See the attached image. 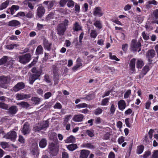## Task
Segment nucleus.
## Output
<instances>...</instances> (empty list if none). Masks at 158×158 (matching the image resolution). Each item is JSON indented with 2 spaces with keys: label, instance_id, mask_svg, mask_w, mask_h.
<instances>
[{
  "label": "nucleus",
  "instance_id": "nucleus-1",
  "mask_svg": "<svg viewBox=\"0 0 158 158\" xmlns=\"http://www.w3.org/2000/svg\"><path fill=\"white\" fill-rule=\"evenodd\" d=\"M51 139L55 141V143L52 142L49 143L48 149L51 154L53 156H56L57 154L59 151V143L57 139V135L56 133H53L50 136Z\"/></svg>",
  "mask_w": 158,
  "mask_h": 158
},
{
  "label": "nucleus",
  "instance_id": "nucleus-2",
  "mask_svg": "<svg viewBox=\"0 0 158 158\" xmlns=\"http://www.w3.org/2000/svg\"><path fill=\"white\" fill-rule=\"evenodd\" d=\"M31 71L34 74L30 77L29 82L30 84H32L36 80L39 78L42 73V70H37L34 67L31 69Z\"/></svg>",
  "mask_w": 158,
  "mask_h": 158
},
{
  "label": "nucleus",
  "instance_id": "nucleus-3",
  "mask_svg": "<svg viewBox=\"0 0 158 158\" xmlns=\"http://www.w3.org/2000/svg\"><path fill=\"white\" fill-rule=\"evenodd\" d=\"M141 43L139 41L133 40L131 42V50L133 51L139 52L141 50Z\"/></svg>",
  "mask_w": 158,
  "mask_h": 158
},
{
  "label": "nucleus",
  "instance_id": "nucleus-4",
  "mask_svg": "<svg viewBox=\"0 0 158 158\" xmlns=\"http://www.w3.org/2000/svg\"><path fill=\"white\" fill-rule=\"evenodd\" d=\"M31 55L30 53H27L24 55L19 57V62L23 64H26L31 60Z\"/></svg>",
  "mask_w": 158,
  "mask_h": 158
},
{
  "label": "nucleus",
  "instance_id": "nucleus-5",
  "mask_svg": "<svg viewBox=\"0 0 158 158\" xmlns=\"http://www.w3.org/2000/svg\"><path fill=\"white\" fill-rule=\"evenodd\" d=\"M48 126V122L46 121L44 123H38L34 127V130L35 131H39Z\"/></svg>",
  "mask_w": 158,
  "mask_h": 158
},
{
  "label": "nucleus",
  "instance_id": "nucleus-6",
  "mask_svg": "<svg viewBox=\"0 0 158 158\" xmlns=\"http://www.w3.org/2000/svg\"><path fill=\"white\" fill-rule=\"evenodd\" d=\"M10 78L9 77L1 76L0 77V87L6 89L7 87V84L8 83Z\"/></svg>",
  "mask_w": 158,
  "mask_h": 158
},
{
  "label": "nucleus",
  "instance_id": "nucleus-7",
  "mask_svg": "<svg viewBox=\"0 0 158 158\" xmlns=\"http://www.w3.org/2000/svg\"><path fill=\"white\" fill-rule=\"evenodd\" d=\"M73 30L74 32L82 31V27L80 23L75 22L73 24Z\"/></svg>",
  "mask_w": 158,
  "mask_h": 158
},
{
  "label": "nucleus",
  "instance_id": "nucleus-8",
  "mask_svg": "<svg viewBox=\"0 0 158 158\" xmlns=\"http://www.w3.org/2000/svg\"><path fill=\"white\" fill-rule=\"evenodd\" d=\"M38 148V145L36 143L32 144L31 149V153L34 155H36V156H38L39 152L37 149Z\"/></svg>",
  "mask_w": 158,
  "mask_h": 158
},
{
  "label": "nucleus",
  "instance_id": "nucleus-9",
  "mask_svg": "<svg viewBox=\"0 0 158 158\" xmlns=\"http://www.w3.org/2000/svg\"><path fill=\"white\" fill-rule=\"evenodd\" d=\"M93 14L94 15L100 17L103 15V13L100 7L95 8L93 11Z\"/></svg>",
  "mask_w": 158,
  "mask_h": 158
},
{
  "label": "nucleus",
  "instance_id": "nucleus-10",
  "mask_svg": "<svg viewBox=\"0 0 158 158\" xmlns=\"http://www.w3.org/2000/svg\"><path fill=\"white\" fill-rule=\"evenodd\" d=\"M66 29V27H64L62 23H60L58 26L57 29V33L59 35H63L64 32L65 31Z\"/></svg>",
  "mask_w": 158,
  "mask_h": 158
},
{
  "label": "nucleus",
  "instance_id": "nucleus-11",
  "mask_svg": "<svg viewBox=\"0 0 158 158\" xmlns=\"http://www.w3.org/2000/svg\"><path fill=\"white\" fill-rule=\"evenodd\" d=\"M30 97L31 96L30 94H16V99L18 100L27 99Z\"/></svg>",
  "mask_w": 158,
  "mask_h": 158
},
{
  "label": "nucleus",
  "instance_id": "nucleus-12",
  "mask_svg": "<svg viewBox=\"0 0 158 158\" xmlns=\"http://www.w3.org/2000/svg\"><path fill=\"white\" fill-rule=\"evenodd\" d=\"M76 62V64L72 68V69L74 71H75L77 70L82 65V60L79 58H77V60Z\"/></svg>",
  "mask_w": 158,
  "mask_h": 158
},
{
  "label": "nucleus",
  "instance_id": "nucleus-13",
  "mask_svg": "<svg viewBox=\"0 0 158 158\" xmlns=\"http://www.w3.org/2000/svg\"><path fill=\"white\" fill-rule=\"evenodd\" d=\"M30 129L29 125L27 123H25L23 125V128L21 130V132L24 135L29 134L30 132Z\"/></svg>",
  "mask_w": 158,
  "mask_h": 158
},
{
  "label": "nucleus",
  "instance_id": "nucleus-14",
  "mask_svg": "<svg viewBox=\"0 0 158 158\" xmlns=\"http://www.w3.org/2000/svg\"><path fill=\"white\" fill-rule=\"evenodd\" d=\"M45 12V10L42 6H39L37 10V15L40 18L44 15Z\"/></svg>",
  "mask_w": 158,
  "mask_h": 158
},
{
  "label": "nucleus",
  "instance_id": "nucleus-15",
  "mask_svg": "<svg viewBox=\"0 0 158 158\" xmlns=\"http://www.w3.org/2000/svg\"><path fill=\"white\" fill-rule=\"evenodd\" d=\"M84 118V116L82 114H79L74 115L73 120L75 122H78L82 121Z\"/></svg>",
  "mask_w": 158,
  "mask_h": 158
},
{
  "label": "nucleus",
  "instance_id": "nucleus-16",
  "mask_svg": "<svg viewBox=\"0 0 158 158\" xmlns=\"http://www.w3.org/2000/svg\"><path fill=\"white\" fill-rule=\"evenodd\" d=\"M25 85L22 82H19L15 85L13 88V89L15 92L18 91L24 88Z\"/></svg>",
  "mask_w": 158,
  "mask_h": 158
},
{
  "label": "nucleus",
  "instance_id": "nucleus-17",
  "mask_svg": "<svg viewBox=\"0 0 158 158\" xmlns=\"http://www.w3.org/2000/svg\"><path fill=\"white\" fill-rule=\"evenodd\" d=\"M118 109L122 111L125 108L126 106L125 102L123 100H120L118 102Z\"/></svg>",
  "mask_w": 158,
  "mask_h": 158
},
{
  "label": "nucleus",
  "instance_id": "nucleus-18",
  "mask_svg": "<svg viewBox=\"0 0 158 158\" xmlns=\"http://www.w3.org/2000/svg\"><path fill=\"white\" fill-rule=\"evenodd\" d=\"M43 44L44 48L45 49L49 51L51 49L52 43L49 42L46 40H45L44 41Z\"/></svg>",
  "mask_w": 158,
  "mask_h": 158
},
{
  "label": "nucleus",
  "instance_id": "nucleus-19",
  "mask_svg": "<svg viewBox=\"0 0 158 158\" xmlns=\"http://www.w3.org/2000/svg\"><path fill=\"white\" fill-rule=\"evenodd\" d=\"M89 153V151L88 150H82L81 151L80 158H87Z\"/></svg>",
  "mask_w": 158,
  "mask_h": 158
},
{
  "label": "nucleus",
  "instance_id": "nucleus-20",
  "mask_svg": "<svg viewBox=\"0 0 158 158\" xmlns=\"http://www.w3.org/2000/svg\"><path fill=\"white\" fill-rule=\"evenodd\" d=\"M136 59L135 58L132 59L130 61L129 66L130 69L133 73L135 71V65Z\"/></svg>",
  "mask_w": 158,
  "mask_h": 158
},
{
  "label": "nucleus",
  "instance_id": "nucleus-21",
  "mask_svg": "<svg viewBox=\"0 0 158 158\" xmlns=\"http://www.w3.org/2000/svg\"><path fill=\"white\" fill-rule=\"evenodd\" d=\"M155 54V52L154 50H151L148 52L147 56L148 58V60L149 62H151V60L149 59L153 58Z\"/></svg>",
  "mask_w": 158,
  "mask_h": 158
},
{
  "label": "nucleus",
  "instance_id": "nucleus-22",
  "mask_svg": "<svg viewBox=\"0 0 158 158\" xmlns=\"http://www.w3.org/2000/svg\"><path fill=\"white\" fill-rule=\"evenodd\" d=\"M149 67L148 66H145L142 69V72L139 75V77L140 78L143 77V76L149 71Z\"/></svg>",
  "mask_w": 158,
  "mask_h": 158
},
{
  "label": "nucleus",
  "instance_id": "nucleus-23",
  "mask_svg": "<svg viewBox=\"0 0 158 158\" xmlns=\"http://www.w3.org/2000/svg\"><path fill=\"white\" fill-rule=\"evenodd\" d=\"M35 1V0H25L24 2V3L26 5H27L29 8L32 10L34 9V6L31 2Z\"/></svg>",
  "mask_w": 158,
  "mask_h": 158
},
{
  "label": "nucleus",
  "instance_id": "nucleus-24",
  "mask_svg": "<svg viewBox=\"0 0 158 158\" xmlns=\"http://www.w3.org/2000/svg\"><path fill=\"white\" fill-rule=\"evenodd\" d=\"M64 141L66 143H74L75 141V138L74 136L70 135L69 137H67Z\"/></svg>",
  "mask_w": 158,
  "mask_h": 158
},
{
  "label": "nucleus",
  "instance_id": "nucleus-25",
  "mask_svg": "<svg viewBox=\"0 0 158 158\" xmlns=\"http://www.w3.org/2000/svg\"><path fill=\"white\" fill-rule=\"evenodd\" d=\"M43 49L41 45L38 46L36 50L35 54L37 55H39L43 54Z\"/></svg>",
  "mask_w": 158,
  "mask_h": 158
},
{
  "label": "nucleus",
  "instance_id": "nucleus-26",
  "mask_svg": "<svg viewBox=\"0 0 158 158\" xmlns=\"http://www.w3.org/2000/svg\"><path fill=\"white\" fill-rule=\"evenodd\" d=\"M47 144V140L45 139H42L39 142V146L42 148H45Z\"/></svg>",
  "mask_w": 158,
  "mask_h": 158
},
{
  "label": "nucleus",
  "instance_id": "nucleus-27",
  "mask_svg": "<svg viewBox=\"0 0 158 158\" xmlns=\"http://www.w3.org/2000/svg\"><path fill=\"white\" fill-rule=\"evenodd\" d=\"M144 65L143 61L140 59H138L136 62V67L138 69H141Z\"/></svg>",
  "mask_w": 158,
  "mask_h": 158
},
{
  "label": "nucleus",
  "instance_id": "nucleus-28",
  "mask_svg": "<svg viewBox=\"0 0 158 158\" xmlns=\"http://www.w3.org/2000/svg\"><path fill=\"white\" fill-rule=\"evenodd\" d=\"M94 25L98 29H100L102 27V22L100 20H96L94 23Z\"/></svg>",
  "mask_w": 158,
  "mask_h": 158
},
{
  "label": "nucleus",
  "instance_id": "nucleus-29",
  "mask_svg": "<svg viewBox=\"0 0 158 158\" xmlns=\"http://www.w3.org/2000/svg\"><path fill=\"white\" fill-rule=\"evenodd\" d=\"M68 149L71 151H73L77 148V146L76 144L72 143L67 146Z\"/></svg>",
  "mask_w": 158,
  "mask_h": 158
},
{
  "label": "nucleus",
  "instance_id": "nucleus-30",
  "mask_svg": "<svg viewBox=\"0 0 158 158\" xmlns=\"http://www.w3.org/2000/svg\"><path fill=\"white\" fill-rule=\"evenodd\" d=\"M94 94H89V95L84 98H80L82 99H84L86 100H90L93 99L95 98Z\"/></svg>",
  "mask_w": 158,
  "mask_h": 158
},
{
  "label": "nucleus",
  "instance_id": "nucleus-31",
  "mask_svg": "<svg viewBox=\"0 0 158 158\" xmlns=\"http://www.w3.org/2000/svg\"><path fill=\"white\" fill-rule=\"evenodd\" d=\"M56 1L54 0L49 1L48 6V10H50L52 9L53 6L56 4Z\"/></svg>",
  "mask_w": 158,
  "mask_h": 158
},
{
  "label": "nucleus",
  "instance_id": "nucleus-32",
  "mask_svg": "<svg viewBox=\"0 0 158 158\" xmlns=\"http://www.w3.org/2000/svg\"><path fill=\"white\" fill-rule=\"evenodd\" d=\"M17 137V134L14 131H12L10 132V140L14 141Z\"/></svg>",
  "mask_w": 158,
  "mask_h": 158
},
{
  "label": "nucleus",
  "instance_id": "nucleus-33",
  "mask_svg": "<svg viewBox=\"0 0 158 158\" xmlns=\"http://www.w3.org/2000/svg\"><path fill=\"white\" fill-rule=\"evenodd\" d=\"M144 147L143 145H139L137 147L136 149V153L139 154H141L143 152Z\"/></svg>",
  "mask_w": 158,
  "mask_h": 158
},
{
  "label": "nucleus",
  "instance_id": "nucleus-34",
  "mask_svg": "<svg viewBox=\"0 0 158 158\" xmlns=\"http://www.w3.org/2000/svg\"><path fill=\"white\" fill-rule=\"evenodd\" d=\"M98 35L96 31L95 30H91L90 31V36L91 38L95 39Z\"/></svg>",
  "mask_w": 158,
  "mask_h": 158
},
{
  "label": "nucleus",
  "instance_id": "nucleus-35",
  "mask_svg": "<svg viewBox=\"0 0 158 158\" xmlns=\"http://www.w3.org/2000/svg\"><path fill=\"white\" fill-rule=\"evenodd\" d=\"M19 9V6H18L13 5L10 8V14H14L15 10L17 11Z\"/></svg>",
  "mask_w": 158,
  "mask_h": 158
},
{
  "label": "nucleus",
  "instance_id": "nucleus-36",
  "mask_svg": "<svg viewBox=\"0 0 158 158\" xmlns=\"http://www.w3.org/2000/svg\"><path fill=\"white\" fill-rule=\"evenodd\" d=\"M17 111L18 109L16 106H12L10 107V115L15 114Z\"/></svg>",
  "mask_w": 158,
  "mask_h": 158
},
{
  "label": "nucleus",
  "instance_id": "nucleus-37",
  "mask_svg": "<svg viewBox=\"0 0 158 158\" xmlns=\"http://www.w3.org/2000/svg\"><path fill=\"white\" fill-rule=\"evenodd\" d=\"M88 107V105L85 103H81L80 104L77 105L75 106V108L77 109L81 108H86Z\"/></svg>",
  "mask_w": 158,
  "mask_h": 158
},
{
  "label": "nucleus",
  "instance_id": "nucleus-38",
  "mask_svg": "<svg viewBox=\"0 0 158 158\" xmlns=\"http://www.w3.org/2000/svg\"><path fill=\"white\" fill-rule=\"evenodd\" d=\"M9 4L8 1H6L5 2L2 3L0 6V10H3L6 8Z\"/></svg>",
  "mask_w": 158,
  "mask_h": 158
},
{
  "label": "nucleus",
  "instance_id": "nucleus-39",
  "mask_svg": "<svg viewBox=\"0 0 158 158\" xmlns=\"http://www.w3.org/2000/svg\"><path fill=\"white\" fill-rule=\"evenodd\" d=\"M116 106H115L114 103L111 104L110 108V114H113L116 110Z\"/></svg>",
  "mask_w": 158,
  "mask_h": 158
},
{
  "label": "nucleus",
  "instance_id": "nucleus-40",
  "mask_svg": "<svg viewBox=\"0 0 158 158\" xmlns=\"http://www.w3.org/2000/svg\"><path fill=\"white\" fill-rule=\"evenodd\" d=\"M8 57L4 56L0 59V65L6 63L7 61Z\"/></svg>",
  "mask_w": 158,
  "mask_h": 158
},
{
  "label": "nucleus",
  "instance_id": "nucleus-41",
  "mask_svg": "<svg viewBox=\"0 0 158 158\" xmlns=\"http://www.w3.org/2000/svg\"><path fill=\"white\" fill-rule=\"evenodd\" d=\"M110 98H105L103 99L101 102V105L102 106H106L109 102Z\"/></svg>",
  "mask_w": 158,
  "mask_h": 158
},
{
  "label": "nucleus",
  "instance_id": "nucleus-42",
  "mask_svg": "<svg viewBox=\"0 0 158 158\" xmlns=\"http://www.w3.org/2000/svg\"><path fill=\"white\" fill-rule=\"evenodd\" d=\"M0 145L3 149H6V150H7L6 149L9 147V145L8 143L6 142H1L0 143Z\"/></svg>",
  "mask_w": 158,
  "mask_h": 158
},
{
  "label": "nucleus",
  "instance_id": "nucleus-43",
  "mask_svg": "<svg viewBox=\"0 0 158 158\" xmlns=\"http://www.w3.org/2000/svg\"><path fill=\"white\" fill-rule=\"evenodd\" d=\"M151 154V152L150 151H145L142 156L143 158H148Z\"/></svg>",
  "mask_w": 158,
  "mask_h": 158
},
{
  "label": "nucleus",
  "instance_id": "nucleus-44",
  "mask_svg": "<svg viewBox=\"0 0 158 158\" xmlns=\"http://www.w3.org/2000/svg\"><path fill=\"white\" fill-rule=\"evenodd\" d=\"M102 110L100 108H98L94 111V113L96 115L101 114L102 112Z\"/></svg>",
  "mask_w": 158,
  "mask_h": 158
},
{
  "label": "nucleus",
  "instance_id": "nucleus-45",
  "mask_svg": "<svg viewBox=\"0 0 158 158\" xmlns=\"http://www.w3.org/2000/svg\"><path fill=\"white\" fill-rule=\"evenodd\" d=\"M10 26H17L20 24L19 22L17 20L10 21Z\"/></svg>",
  "mask_w": 158,
  "mask_h": 158
},
{
  "label": "nucleus",
  "instance_id": "nucleus-46",
  "mask_svg": "<svg viewBox=\"0 0 158 158\" xmlns=\"http://www.w3.org/2000/svg\"><path fill=\"white\" fill-rule=\"evenodd\" d=\"M82 147L90 149H93L94 148V145L91 143L85 144L83 145Z\"/></svg>",
  "mask_w": 158,
  "mask_h": 158
},
{
  "label": "nucleus",
  "instance_id": "nucleus-47",
  "mask_svg": "<svg viewBox=\"0 0 158 158\" xmlns=\"http://www.w3.org/2000/svg\"><path fill=\"white\" fill-rule=\"evenodd\" d=\"M86 132L87 135L91 137L94 136V131L93 130H87L86 131Z\"/></svg>",
  "mask_w": 158,
  "mask_h": 158
},
{
  "label": "nucleus",
  "instance_id": "nucleus-48",
  "mask_svg": "<svg viewBox=\"0 0 158 158\" xmlns=\"http://www.w3.org/2000/svg\"><path fill=\"white\" fill-rule=\"evenodd\" d=\"M23 107H28L29 106V104L27 102H22L18 104Z\"/></svg>",
  "mask_w": 158,
  "mask_h": 158
},
{
  "label": "nucleus",
  "instance_id": "nucleus-49",
  "mask_svg": "<svg viewBox=\"0 0 158 158\" xmlns=\"http://www.w3.org/2000/svg\"><path fill=\"white\" fill-rule=\"evenodd\" d=\"M33 13L32 11H29L26 14V15H25V16H26L27 18H31L33 17Z\"/></svg>",
  "mask_w": 158,
  "mask_h": 158
},
{
  "label": "nucleus",
  "instance_id": "nucleus-50",
  "mask_svg": "<svg viewBox=\"0 0 158 158\" xmlns=\"http://www.w3.org/2000/svg\"><path fill=\"white\" fill-rule=\"evenodd\" d=\"M67 6L69 7L73 6L74 5V2L71 0H68Z\"/></svg>",
  "mask_w": 158,
  "mask_h": 158
},
{
  "label": "nucleus",
  "instance_id": "nucleus-51",
  "mask_svg": "<svg viewBox=\"0 0 158 158\" xmlns=\"http://www.w3.org/2000/svg\"><path fill=\"white\" fill-rule=\"evenodd\" d=\"M131 90L130 89L128 90L124 94V97L125 98H128L131 94Z\"/></svg>",
  "mask_w": 158,
  "mask_h": 158
},
{
  "label": "nucleus",
  "instance_id": "nucleus-52",
  "mask_svg": "<svg viewBox=\"0 0 158 158\" xmlns=\"http://www.w3.org/2000/svg\"><path fill=\"white\" fill-rule=\"evenodd\" d=\"M38 58L39 56H37V57L35 58V59H34L33 61L31 62V63L29 65V67H31L32 66H33L36 63L37 61V60L38 59Z\"/></svg>",
  "mask_w": 158,
  "mask_h": 158
},
{
  "label": "nucleus",
  "instance_id": "nucleus-53",
  "mask_svg": "<svg viewBox=\"0 0 158 158\" xmlns=\"http://www.w3.org/2000/svg\"><path fill=\"white\" fill-rule=\"evenodd\" d=\"M0 108L4 109L7 110L8 109V106L6 104L0 102Z\"/></svg>",
  "mask_w": 158,
  "mask_h": 158
},
{
  "label": "nucleus",
  "instance_id": "nucleus-54",
  "mask_svg": "<svg viewBox=\"0 0 158 158\" xmlns=\"http://www.w3.org/2000/svg\"><path fill=\"white\" fill-rule=\"evenodd\" d=\"M152 158H158V150L154 151L152 156Z\"/></svg>",
  "mask_w": 158,
  "mask_h": 158
},
{
  "label": "nucleus",
  "instance_id": "nucleus-55",
  "mask_svg": "<svg viewBox=\"0 0 158 158\" xmlns=\"http://www.w3.org/2000/svg\"><path fill=\"white\" fill-rule=\"evenodd\" d=\"M109 56L111 60H114L117 61L119 60V59L117 58L115 56L112 55L111 53H109Z\"/></svg>",
  "mask_w": 158,
  "mask_h": 158
},
{
  "label": "nucleus",
  "instance_id": "nucleus-56",
  "mask_svg": "<svg viewBox=\"0 0 158 158\" xmlns=\"http://www.w3.org/2000/svg\"><path fill=\"white\" fill-rule=\"evenodd\" d=\"M153 16L156 19H158V9L154 10L153 12Z\"/></svg>",
  "mask_w": 158,
  "mask_h": 158
},
{
  "label": "nucleus",
  "instance_id": "nucleus-57",
  "mask_svg": "<svg viewBox=\"0 0 158 158\" xmlns=\"http://www.w3.org/2000/svg\"><path fill=\"white\" fill-rule=\"evenodd\" d=\"M125 121L126 125L127 127H131V125L130 123V118H126L125 119Z\"/></svg>",
  "mask_w": 158,
  "mask_h": 158
},
{
  "label": "nucleus",
  "instance_id": "nucleus-58",
  "mask_svg": "<svg viewBox=\"0 0 158 158\" xmlns=\"http://www.w3.org/2000/svg\"><path fill=\"white\" fill-rule=\"evenodd\" d=\"M72 115L70 114L66 116L65 117L64 123L65 124L66 123L69 121Z\"/></svg>",
  "mask_w": 158,
  "mask_h": 158
},
{
  "label": "nucleus",
  "instance_id": "nucleus-59",
  "mask_svg": "<svg viewBox=\"0 0 158 158\" xmlns=\"http://www.w3.org/2000/svg\"><path fill=\"white\" fill-rule=\"evenodd\" d=\"M19 141L21 143H24L25 142V139L22 135H20L19 136Z\"/></svg>",
  "mask_w": 158,
  "mask_h": 158
},
{
  "label": "nucleus",
  "instance_id": "nucleus-60",
  "mask_svg": "<svg viewBox=\"0 0 158 158\" xmlns=\"http://www.w3.org/2000/svg\"><path fill=\"white\" fill-rule=\"evenodd\" d=\"M54 14L53 13H51L49 14L46 17V19L47 20L53 18Z\"/></svg>",
  "mask_w": 158,
  "mask_h": 158
},
{
  "label": "nucleus",
  "instance_id": "nucleus-61",
  "mask_svg": "<svg viewBox=\"0 0 158 158\" xmlns=\"http://www.w3.org/2000/svg\"><path fill=\"white\" fill-rule=\"evenodd\" d=\"M68 1V0H61L60 2V5L61 6H64L67 2Z\"/></svg>",
  "mask_w": 158,
  "mask_h": 158
},
{
  "label": "nucleus",
  "instance_id": "nucleus-62",
  "mask_svg": "<svg viewBox=\"0 0 158 158\" xmlns=\"http://www.w3.org/2000/svg\"><path fill=\"white\" fill-rule=\"evenodd\" d=\"M124 137L123 136H121L119 137L118 140V142L119 144H121L124 142Z\"/></svg>",
  "mask_w": 158,
  "mask_h": 158
},
{
  "label": "nucleus",
  "instance_id": "nucleus-63",
  "mask_svg": "<svg viewBox=\"0 0 158 158\" xmlns=\"http://www.w3.org/2000/svg\"><path fill=\"white\" fill-rule=\"evenodd\" d=\"M145 28L147 30H152V27L150 26V24L149 23H146L145 26Z\"/></svg>",
  "mask_w": 158,
  "mask_h": 158
},
{
  "label": "nucleus",
  "instance_id": "nucleus-64",
  "mask_svg": "<svg viewBox=\"0 0 158 158\" xmlns=\"http://www.w3.org/2000/svg\"><path fill=\"white\" fill-rule=\"evenodd\" d=\"M151 104V102L150 101H148L145 104V108L147 109H149Z\"/></svg>",
  "mask_w": 158,
  "mask_h": 158
}]
</instances>
